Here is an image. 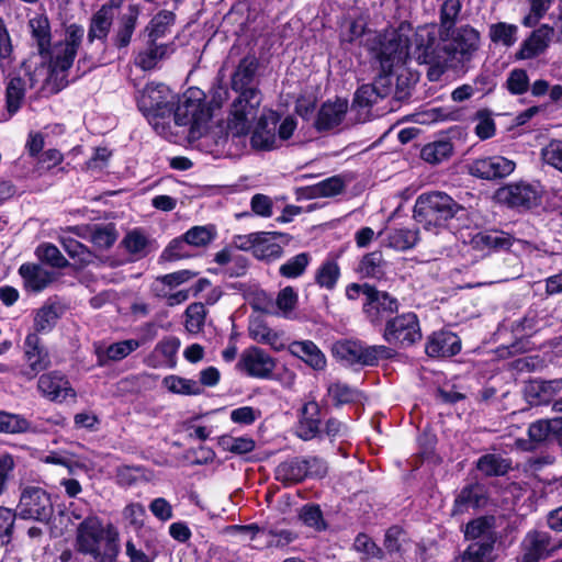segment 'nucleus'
<instances>
[{
	"label": "nucleus",
	"mask_w": 562,
	"mask_h": 562,
	"mask_svg": "<svg viewBox=\"0 0 562 562\" xmlns=\"http://www.w3.org/2000/svg\"><path fill=\"white\" fill-rule=\"evenodd\" d=\"M258 66L256 57L246 56L232 74L231 88L238 95L231 105L227 130L234 137L247 135L257 119L261 104V92L256 78Z\"/></svg>",
	"instance_id": "f257e3e1"
},
{
	"label": "nucleus",
	"mask_w": 562,
	"mask_h": 562,
	"mask_svg": "<svg viewBox=\"0 0 562 562\" xmlns=\"http://www.w3.org/2000/svg\"><path fill=\"white\" fill-rule=\"evenodd\" d=\"M85 36L82 25L72 23L65 29V38L49 46L46 54L41 57L48 59V75L45 79V89L56 94L65 89L70 80L68 72L74 65L78 48Z\"/></svg>",
	"instance_id": "f03ea898"
},
{
	"label": "nucleus",
	"mask_w": 562,
	"mask_h": 562,
	"mask_svg": "<svg viewBox=\"0 0 562 562\" xmlns=\"http://www.w3.org/2000/svg\"><path fill=\"white\" fill-rule=\"evenodd\" d=\"M467 215V209L442 191H430L417 196L413 210L414 220L427 232L439 234L449 227L453 218Z\"/></svg>",
	"instance_id": "7ed1b4c3"
},
{
	"label": "nucleus",
	"mask_w": 562,
	"mask_h": 562,
	"mask_svg": "<svg viewBox=\"0 0 562 562\" xmlns=\"http://www.w3.org/2000/svg\"><path fill=\"white\" fill-rule=\"evenodd\" d=\"M446 53L441 31L439 37L434 27H419L409 45V58L418 64L427 65V77L430 81H437L448 70V60L443 55Z\"/></svg>",
	"instance_id": "20e7f679"
},
{
	"label": "nucleus",
	"mask_w": 562,
	"mask_h": 562,
	"mask_svg": "<svg viewBox=\"0 0 562 562\" xmlns=\"http://www.w3.org/2000/svg\"><path fill=\"white\" fill-rule=\"evenodd\" d=\"M171 117L176 125L189 126V135L192 138L201 137L211 119L204 92L196 87H191L181 98L177 97Z\"/></svg>",
	"instance_id": "39448f33"
},
{
	"label": "nucleus",
	"mask_w": 562,
	"mask_h": 562,
	"mask_svg": "<svg viewBox=\"0 0 562 562\" xmlns=\"http://www.w3.org/2000/svg\"><path fill=\"white\" fill-rule=\"evenodd\" d=\"M114 9L110 3L102 4L90 18L88 33H87V46H92L94 42H99L101 46V53H88L78 59L77 68L81 74H86L104 63V52L108 46V37L114 21Z\"/></svg>",
	"instance_id": "423d86ee"
},
{
	"label": "nucleus",
	"mask_w": 562,
	"mask_h": 562,
	"mask_svg": "<svg viewBox=\"0 0 562 562\" xmlns=\"http://www.w3.org/2000/svg\"><path fill=\"white\" fill-rule=\"evenodd\" d=\"M448 60V68L463 70L473 59L481 45V35L477 30L467 24L454 27L449 35L441 32Z\"/></svg>",
	"instance_id": "0eeeda50"
},
{
	"label": "nucleus",
	"mask_w": 562,
	"mask_h": 562,
	"mask_svg": "<svg viewBox=\"0 0 562 562\" xmlns=\"http://www.w3.org/2000/svg\"><path fill=\"white\" fill-rule=\"evenodd\" d=\"M177 95L164 83H148L136 95L139 111L155 126L158 120L170 119Z\"/></svg>",
	"instance_id": "6e6552de"
},
{
	"label": "nucleus",
	"mask_w": 562,
	"mask_h": 562,
	"mask_svg": "<svg viewBox=\"0 0 562 562\" xmlns=\"http://www.w3.org/2000/svg\"><path fill=\"white\" fill-rule=\"evenodd\" d=\"M333 355L348 366L373 367L380 359H391L395 351L384 345L367 346L358 340H339L333 346Z\"/></svg>",
	"instance_id": "1a4fd4ad"
},
{
	"label": "nucleus",
	"mask_w": 562,
	"mask_h": 562,
	"mask_svg": "<svg viewBox=\"0 0 562 562\" xmlns=\"http://www.w3.org/2000/svg\"><path fill=\"white\" fill-rule=\"evenodd\" d=\"M382 337L386 344L398 348L415 345L423 337L417 315L413 312H406L387 318Z\"/></svg>",
	"instance_id": "9d476101"
},
{
	"label": "nucleus",
	"mask_w": 562,
	"mask_h": 562,
	"mask_svg": "<svg viewBox=\"0 0 562 562\" xmlns=\"http://www.w3.org/2000/svg\"><path fill=\"white\" fill-rule=\"evenodd\" d=\"M18 517L48 524L54 515L50 494L40 486H26L22 490L16 506Z\"/></svg>",
	"instance_id": "9b49d317"
},
{
	"label": "nucleus",
	"mask_w": 562,
	"mask_h": 562,
	"mask_svg": "<svg viewBox=\"0 0 562 562\" xmlns=\"http://www.w3.org/2000/svg\"><path fill=\"white\" fill-rule=\"evenodd\" d=\"M104 529L101 520L97 516H87L77 528L76 550L82 554L91 555L94 559L101 557V543L106 546L108 529Z\"/></svg>",
	"instance_id": "f8f14e48"
},
{
	"label": "nucleus",
	"mask_w": 562,
	"mask_h": 562,
	"mask_svg": "<svg viewBox=\"0 0 562 562\" xmlns=\"http://www.w3.org/2000/svg\"><path fill=\"white\" fill-rule=\"evenodd\" d=\"M368 300H364L362 312L367 321L373 326H380L390 316L398 311L400 302L386 291H380L375 286L368 289Z\"/></svg>",
	"instance_id": "ddd939ff"
},
{
	"label": "nucleus",
	"mask_w": 562,
	"mask_h": 562,
	"mask_svg": "<svg viewBox=\"0 0 562 562\" xmlns=\"http://www.w3.org/2000/svg\"><path fill=\"white\" fill-rule=\"evenodd\" d=\"M496 198L508 207L529 210L539 204L540 193L536 186L519 181L499 188Z\"/></svg>",
	"instance_id": "4468645a"
},
{
	"label": "nucleus",
	"mask_w": 562,
	"mask_h": 562,
	"mask_svg": "<svg viewBox=\"0 0 562 562\" xmlns=\"http://www.w3.org/2000/svg\"><path fill=\"white\" fill-rule=\"evenodd\" d=\"M464 537L472 541L469 547L479 548L483 555L485 552L495 554L497 541L495 518L493 516H483L472 519L465 526Z\"/></svg>",
	"instance_id": "2eb2a0df"
},
{
	"label": "nucleus",
	"mask_w": 562,
	"mask_h": 562,
	"mask_svg": "<svg viewBox=\"0 0 562 562\" xmlns=\"http://www.w3.org/2000/svg\"><path fill=\"white\" fill-rule=\"evenodd\" d=\"M515 168L514 160L499 155L480 157L468 165L471 176L488 181L502 180L512 175Z\"/></svg>",
	"instance_id": "dca6fc26"
},
{
	"label": "nucleus",
	"mask_w": 562,
	"mask_h": 562,
	"mask_svg": "<svg viewBox=\"0 0 562 562\" xmlns=\"http://www.w3.org/2000/svg\"><path fill=\"white\" fill-rule=\"evenodd\" d=\"M23 350L27 368L22 371V374L27 380L34 379L52 366L49 351L36 333L26 335Z\"/></svg>",
	"instance_id": "f3484780"
},
{
	"label": "nucleus",
	"mask_w": 562,
	"mask_h": 562,
	"mask_svg": "<svg viewBox=\"0 0 562 562\" xmlns=\"http://www.w3.org/2000/svg\"><path fill=\"white\" fill-rule=\"evenodd\" d=\"M276 366V359L259 347L245 349L237 363L239 370L257 379H271Z\"/></svg>",
	"instance_id": "a211bd4d"
},
{
	"label": "nucleus",
	"mask_w": 562,
	"mask_h": 562,
	"mask_svg": "<svg viewBox=\"0 0 562 562\" xmlns=\"http://www.w3.org/2000/svg\"><path fill=\"white\" fill-rule=\"evenodd\" d=\"M281 116L273 110H263L250 137L252 148L257 150H272L277 148V128Z\"/></svg>",
	"instance_id": "6ab92c4d"
},
{
	"label": "nucleus",
	"mask_w": 562,
	"mask_h": 562,
	"mask_svg": "<svg viewBox=\"0 0 562 562\" xmlns=\"http://www.w3.org/2000/svg\"><path fill=\"white\" fill-rule=\"evenodd\" d=\"M521 548L522 553L518 558V562H539L549 558L559 546L548 532L533 530L526 535Z\"/></svg>",
	"instance_id": "aec40b11"
},
{
	"label": "nucleus",
	"mask_w": 562,
	"mask_h": 562,
	"mask_svg": "<svg viewBox=\"0 0 562 562\" xmlns=\"http://www.w3.org/2000/svg\"><path fill=\"white\" fill-rule=\"evenodd\" d=\"M37 391L43 397L55 403H63L68 397H76V391L71 387L67 376L56 370L40 375Z\"/></svg>",
	"instance_id": "412c9836"
},
{
	"label": "nucleus",
	"mask_w": 562,
	"mask_h": 562,
	"mask_svg": "<svg viewBox=\"0 0 562 562\" xmlns=\"http://www.w3.org/2000/svg\"><path fill=\"white\" fill-rule=\"evenodd\" d=\"M407 38L402 35H394L392 38L381 44L376 54L381 69L384 71L393 70L409 58V45Z\"/></svg>",
	"instance_id": "4be33fe9"
},
{
	"label": "nucleus",
	"mask_w": 562,
	"mask_h": 562,
	"mask_svg": "<svg viewBox=\"0 0 562 562\" xmlns=\"http://www.w3.org/2000/svg\"><path fill=\"white\" fill-rule=\"evenodd\" d=\"M321 425L319 404L315 400L304 403L299 411L295 435L304 441L312 440L321 435Z\"/></svg>",
	"instance_id": "5701e85b"
},
{
	"label": "nucleus",
	"mask_w": 562,
	"mask_h": 562,
	"mask_svg": "<svg viewBox=\"0 0 562 562\" xmlns=\"http://www.w3.org/2000/svg\"><path fill=\"white\" fill-rule=\"evenodd\" d=\"M52 425L50 419L32 423L23 415L0 411V434H41L46 432Z\"/></svg>",
	"instance_id": "b1692460"
},
{
	"label": "nucleus",
	"mask_w": 562,
	"mask_h": 562,
	"mask_svg": "<svg viewBox=\"0 0 562 562\" xmlns=\"http://www.w3.org/2000/svg\"><path fill=\"white\" fill-rule=\"evenodd\" d=\"M461 350V339L450 330L434 331L428 336L425 351L431 358H449Z\"/></svg>",
	"instance_id": "393cba45"
},
{
	"label": "nucleus",
	"mask_w": 562,
	"mask_h": 562,
	"mask_svg": "<svg viewBox=\"0 0 562 562\" xmlns=\"http://www.w3.org/2000/svg\"><path fill=\"white\" fill-rule=\"evenodd\" d=\"M228 530L248 536L250 540H255L257 537H262L266 539V544L269 547H284L296 538V536L290 530L263 529L256 524L234 525L228 527Z\"/></svg>",
	"instance_id": "a878e982"
},
{
	"label": "nucleus",
	"mask_w": 562,
	"mask_h": 562,
	"mask_svg": "<svg viewBox=\"0 0 562 562\" xmlns=\"http://www.w3.org/2000/svg\"><path fill=\"white\" fill-rule=\"evenodd\" d=\"M291 240V236L278 232H259L254 256L259 260L274 261L282 257L283 247Z\"/></svg>",
	"instance_id": "bb28decb"
},
{
	"label": "nucleus",
	"mask_w": 562,
	"mask_h": 562,
	"mask_svg": "<svg viewBox=\"0 0 562 562\" xmlns=\"http://www.w3.org/2000/svg\"><path fill=\"white\" fill-rule=\"evenodd\" d=\"M553 32V27L548 24L533 30L516 52V59H532L543 54L549 47Z\"/></svg>",
	"instance_id": "cd10ccee"
},
{
	"label": "nucleus",
	"mask_w": 562,
	"mask_h": 562,
	"mask_svg": "<svg viewBox=\"0 0 562 562\" xmlns=\"http://www.w3.org/2000/svg\"><path fill=\"white\" fill-rule=\"evenodd\" d=\"M348 111V101L337 98L335 101L324 102L316 115L314 127L318 132L333 130L340 125Z\"/></svg>",
	"instance_id": "c85d7f7f"
},
{
	"label": "nucleus",
	"mask_w": 562,
	"mask_h": 562,
	"mask_svg": "<svg viewBox=\"0 0 562 562\" xmlns=\"http://www.w3.org/2000/svg\"><path fill=\"white\" fill-rule=\"evenodd\" d=\"M288 350L291 356L299 358L315 371L326 369V356L312 340H294L289 345Z\"/></svg>",
	"instance_id": "c756f323"
},
{
	"label": "nucleus",
	"mask_w": 562,
	"mask_h": 562,
	"mask_svg": "<svg viewBox=\"0 0 562 562\" xmlns=\"http://www.w3.org/2000/svg\"><path fill=\"white\" fill-rule=\"evenodd\" d=\"M540 319L535 311H529L512 325L513 334L518 338L508 347V353L525 352L529 349V341L525 338L531 337L539 328Z\"/></svg>",
	"instance_id": "7c9ffc66"
},
{
	"label": "nucleus",
	"mask_w": 562,
	"mask_h": 562,
	"mask_svg": "<svg viewBox=\"0 0 562 562\" xmlns=\"http://www.w3.org/2000/svg\"><path fill=\"white\" fill-rule=\"evenodd\" d=\"M139 13L140 10L138 5L131 4L127 7L126 12L119 18L114 34L111 37V42L114 47L122 49L130 45L137 25Z\"/></svg>",
	"instance_id": "2f4dec72"
},
{
	"label": "nucleus",
	"mask_w": 562,
	"mask_h": 562,
	"mask_svg": "<svg viewBox=\"0 0 562 562\" xmlns=\"http://www.w3.org/2000/svg\"><path fill=\"white\" fill-rule=\"evenodd\" d=\"M487 503L486 492L483 485L479 483L464 486L457 495L452 515H461L470 509L484 507Z\"/></svg>",
	"instance_id": "473e14b6"
},
{
	"label": "nucleus",
	"mask_w": 562,
	"mask_h": 562,
	"mask_svg": "<svg viewBox=\"0 0 562 562\" xmlns=\"http://www.w3.org/2000/svg\"><path fill=\"white\" fill-rule=\"evenodd\" d=\"M562 430V418L539 419L528 428L529 443L521 446L525 450H533L539 445L557 437Z\"/></svg>",
	"instance_id": "72a5a7b5"
},
{
	"label": "nucleus",
	"mask_w": 562,
	"mask_h": 562,
	"mask_svg": "<svg viewBox=\"0 0 562 562\" xmlns=\"http://www.w3.org/2000/svg\"><path fill=\"white\" fill-rule=\"evenodd\" d=\"M26 291L38 293L54 280V273L37 263H23L19 268Z\"/></svg>",
	"instance_id": "f704fd0d"
},
{
	"label": "nucleus",
	"mask_w": 562,
	"mask_h": 562,
	"mask_svg": "<svg viewBox=\"0 0 562 562\" xmlns=\"http://www.w3.org/2000/svg\"><path fill=\"white\" fill-rule=\"evenodd\" d=\"M214 261L223 267V273L228 278H239L247 273L249 260L233 248H224L218 251Z\"/></svg>",
	"instance_id": "c9c22d12"
},
{
	"label": "nucleus",
	"mask_w": 562,
	"mask_h": 562,
	"mask_svg": "<svg viewBox=\"0 0 562 562\" xmlns=\"http://www.w3.org/2000/svg\"><path fill=\"white\" fill-rule=\"evenodd\" d=\"M386 247L398 251H405L416 246L419 240L418 228H386L380 233Z\"/></svg>",
	"instance_id": "e433bc0d"
},
{
	"label": "nucleus",
	"mask_w": 562,
	"mask_h": 562,
	"mask_svg": "<svg viewBox=\"0 0 562 562\" xmlns=\"http://www.w3.org/2000/svg\"><path fill=\"white\" fill-rule=\"evenodd\" d=\"M32 46L38 55L46 54L52 45L50 23L46 15L36 14L29 20Z\"/></svg>",
	"instance_id": "4c0bfd02"
},
{
	"label": "nucleus",
	"mask_w": 562,
	"mask_h": 562,
	"mask_svg": "<svg viewBox=\"0 0 562 562\" xmlns=\"http://www.w3.org/2000/svg\"><path fill=\"white\" fill-rule=\"evenodd\" d=\"M140 347V342L136 339H126L111 344L108 347L98 346L95 355L98 366L104 367L110 361H120L130 356L133 351Z\"/></svg>",
	"instance_id": "58836bf2"
},
{
	"label": "nucleus",
	"mask_w": 562,
	"mask_h": 562,
	"mask_svg": "<svg viewBox=\"0 0 562 562\" xmlns=\"http://www.w3.org/2000/svg\"><path fill=\"white\" fill-rule=\"evenodd\" d=\"M515 241L509 234L505 232H481L473 236L471 245L474 249L481 251L507 250Z\"/></svg>",
	"instance_id": "ea45409f"
},
{
	"label": "nucleus",
	"mask_w": 562,
	"mask_h": 562,
	"mask_svg": "<svg viewBox=\"0 0 562 562\" xmlns=\"http://www.w3.org/2000/svg\"><path fill=\"white\" fill-rule=\"evenodd\" d=\"M303 458L294 457L281 462L276 469V479L285 485L296 484L306 479Z\"/></svg>",
	"instance_id": "a19ab883"
},
{
	"label": "nucleus",
	"mask_w": 562,
	"mask_h": 562,
	"mask_svg": "<svg viewBox=\"0 0 562 562\" xmlns=\"http://www.w3.org/2000/svg\"><path fill=\"white\" fill-rule=\"evenodd\" d=\"M386 261L381 251L366 254L359 261L356 271L362 278L382 280L385 277Z\"/></svg>",
	"instance_id": "79ce46f5"
},
{
	"label": "nucleus",
	"mask_w": 562,
	"mask_h": 562,
	"mask_svg": "<svg viewBox=\"0 0 562 562\" xmlns=\"http://www.w3.org/2000/svg\"><path fill=\"white\" fill-rule=\"evenodd\" d=\"M180 339L175 336L162 338L154 348L151 359L156 361L155 366L167 368L176 367V356L180 348Z\"/></svg>",
	"instance_id": "37998d69"
},
{
	"label": "nucleus",
	"mask_w": 562,
	"mask_h": 562,
	"mask_svg": "<svg viewBox=\"0 0 562 562\" xmlns=\"http://www.w3.org/2000/svg\"><path fill=\"white\" fill-rule=\"evenodd\" d=\"M327 396L335 407L359 403L362 400V393L358 389L341 381L330 382L327 385Z\"/></svg>",
	"instance_id": "c03bdc74"
},
{
	"label": "nucleus",
	"mask_w": 562,
	"mask_h": 562,
	"mask_svg": "<svg viewBox=\"0 0 562 562\" xmlns=\"http://www.w3.org/2000/svg\"><path fill=\"white\" fill-rule=\"evenodd\" d=\"M173 52V44H154L148 41V47L136 57V65L144 70H150L157 63Z\"/></svg>",
	"instance_id": "a18cd8bd"
},
{
	"label": "nucleus",
	"mask_w": 562,
	"mask_h": 562,
	"mask_svg": "<svg viewBox=\"0 0 562 562\" xmlns=\"http://www.w3.org/2000/svg\"><path fill=\"white\" fill-rule=\"evenodd\" d=\"M340 276L341 271L337 259L328 257L316 269L314 281L319 288L333 291Z\"/></svg>",
	"instance_id": "49530a36"
},
{
	"label": "nucleus",
	"mask_w": 562,
	"mask_h": 562,
	"mask_svg": "<svg viewBox=\"0 0 562 562\" xmlns=\"http://www.w3.org/2000/svg\"><path fill=\"white\" fill-rule=\"evenodd\" d=\"M476 469L484 476H503L512 470V461L501 454L486 453L476 461Z\"/></svg>",
	"instance_id": "de8ad7c7"
},
{
	"label": "nucleus",
	"mask_w": 562,
	"mask_h": 562,
	"mask_svg": "<svg viewBox=\"0 0 562 562\" xmlns=\"http://www.w3.org/2000/svg\"><path fill=\"white\" fill-rule=\"evenodd\" d=\"M462 10V0H441L439 5V31L449 35L456 27Z\"/></svg>",
	"instance_id": "09e8293b"
},
{
	"label": "nucleus",
	"mask_w": 562,
	"mask_h": 562,
	"mask_svg": "<svg viewBox=\"0 0 562 562\" xmlns=\"http://www.w3.org/2000/svg\"><path fill=\"white\" fill-rule=\"evenodd\" d=\"M248 331L249 336L259 344L269 345L276 351L284 349V344L279 334L261 321L251 322Z\"/></svg>",
	"instance_id": "8fccbe9b"
},
{
	"label": "nucleus",
	"mask_w": 562,
	"mask_h": 562,
	"mask_svg": "<svg viewBox=\"0 0 562 562\" xmlns=\"http://www.w3.org/2000/svg\"><path fill=\"white\" fill-rule=\"evenodd\" d=\"M176 15L171 11L162 10L158 12L146 26L149 42L153 44L170 32L175 23Z\"/></svg>",
	"instance_id": "3c124183"
},
{
	"label": "nucleus",
	"mask_w": 562,
	"mask_h": 562,
	"mask_svg": "<svg viewBox=\"0 0 562 562\" xmlns=\"http://www.w3.org/2000/svg\"><path fill=\"white\" fill-rule=\"evenodd\" d=\"M26 92V80L22 77L12 78L5 89L7 110L10 115L16 113L24 100Z\"/></svg>",
	"instance_id": "603ef678"
},
{
	"label": "nucleus",
	"mask_w": 562,
	"mask_h": 562,
	"mask_svg": "<svg viewBox=\"0 0 562 562\" xmlns=\"http://www.w3.org/2000/svg\"><path fill=\"white\" fill-rule=\"evenodd\" d=\"M453 150L449 140H437L426 144L420 150V157L426 162L437 165L448 159Z\"/></svg>",
	"instance_id": "864d4df0"
},
{
	"label": "nucleus",
	"mask_w": 562,
	"mask_h": 562,
	"mask_svg": "<svg viewBox=\"0 0 562 562\" xmlns=\"http://www.w3.org/2000/svg\"><path fill=\"white\" fill-rule=\"evenodd\" d=\"M518 26L506 22H497L488 27V37L495 44L512 47L517 41Z\"/></svg>",
	"instance_id": "5fc2aeb1"
},
{
	"label": "nucleus",
	"mask_w": 562,
	"mask_h": 562,
	"mask_svg": "<svg viewBox=\"0 0 562 562\" xmlns=\"http://www.w3.org/2000/svg\"><path fill=\"white\" fill-rule=\"evenodd\" d=\"M311 261L310 252H300L280 266L279 274L286 279H296L305 273Z\"/></svg>",
	"instance_id": "6e6d98bb"
},
{
	"label": "nucleus",
	"mask_w": 562,
	"mask_h": 562,
	"mask_svg": "<svg viewBox=\"0 0 562 562\" xmlns=\"http://www.w3.org/2000/svg\"><path fill=\"white\" fill-rule=\"evenodd\" d=\"M59 318L58 308L53 304H45L38 308L34 316V333H49Z\"/></svg>",
	"instance_id": "4d7b16f0"
},
{
	"label": "nucleus",
	"mask_w": 562,
	"mask_h": 562,
	"mask_svg": "<svg viewBox=\"0 0 562 562\" xmlns=\"http://www.w3.org/2000/svg\"><path fill=\"white\" fill-rule=\"evenodd\" d=\"M345 189V182L339 176H333L308 188L310 198L335 196Z\"/></svg>",
	"instance_id": "13d9d810"
},
{
	"label": "nucleus",
	"mask_w": 562,
	"mask_h": 562,
	"mask_svg": "<svg viewBox=\"0 0 562 562\" xmlns=\"http://www.w3.org/2000/svg\"><path fill=\"white\" fill-rule=\"evenodd\" d=\"M117 239V232L113 224L93 225L90 229V240L101 249H109Z\"/></svg>",
	"instance_id": "bf43d9fd"
},
{
	"label": "nucleus",
	"mask_w": 562,
	"mask_h": 562,
	"mask_svg": "<svg viewBox=\"0 0 562 562\" xmlns=\"http://www.w3.org/2000/svg\"><path fill=\"white\" fill-rule=\"evenodd\" d=\"M35 254L41 262L49 265L54 268H66L69 262L63 256L60 250L50 243H43L37 246Z\"/></svg>",
	"instance_id": "052dcab7"
},
{
	"label": "nucleus",
	"mask_w": 562,
	"mask_h": 562,
	"mask_svg": "<svg viewBox=\"0 0 562 562\" xmlns=\"http://www.w3.org/2000/svg\"><path fill=\"white\" fill-rule=\"evenodd\" d=\"M164 385L172 393L182 395H198L202 392L200 384L190 379L169 375L164 379Z\"/></svg>",
	"instance_id": "680f3d73"
},
{
	"label": "nucleus",
	"mask_w": 562,
	"mask_h": 562,
	"mask_svg": "<svg viewBox=\"0 0 562 562\" xmlns=\"http://www.w3.org/2000/svg\"><path fill=\"white\" fill-rule=\"evenodd\" d=\"M187 243L190 247H205L216 236L214 226H193L183 234Z\"/></svg>",
	"instance_id": "e2e57ef3"
},
{
	"label": "nucleus",
	"mask_w": 562,
	"mask_h": 562,
	"mask_svg": "<svg viewBox=\"0 0 562 562\" xmlns=\"http://www.w3.org/2000/svg\"><path fill=\"white\" fill-rule=\"evenodd\" d=\"M186 329L196 334L202 330L205 322L206 311L203 303H191L186 310Z\"/></svg>",
	"instance_id": "0e129e2a"
},
{
	"label": "nucleus",
	"mask_w": 562,
	"mask_h": 562,
	"mask_svg": "<svg viewBox=\"0 0 562 562\" xmlns=\"http://www.w3.org/2000/svg\"><path fill=\"white\" fill-rule=\"evenodd\" d=\"M540 403L550 402L552 397L562 392V379L535 381L531 385Z\"/></svg>",
	"instance_id": "69168bd1"
},
{
	"label": "nucleus",
	"mask_w": 562,
	"mask_h": 562,
	"mask_svg": "<svg viewBox=\"0 0 562 562\" xmlns=\"http://www.w3.org/2000/svg\"><path fill=\"white\" fill-rule=\"evenodd\" d=\"M122 245L131 255L142 258L147 254L148 239L140 231L134 229L125 235Z\"/></svg>",
	"instance_id": "338daca9"
},
{
	"label": "nucleus",
	"mask_w": 562,
	"mask_h": 562,
	"mask_svg": "<svg viewBox=\"0 0 562 562\" xmlns=\"http://www.w3.org/2000/svg\"><path fill=\"white\" fill-rule=\"evenodd\" d=\"M544 164L562 172V140L552 139L541 149Z\"/></svg>",
	"instance_id": "774afa93"
}]
</instances>
